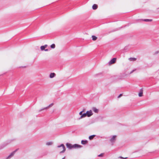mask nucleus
Listing matches in <instances>:
<instances>
[{"label":"nucleus","instance_id":"nucleus-1","mask_svg":"<svg viewBox=\"0 0 159 159\" xmlns=\"http://www.w3.org/2000/svg\"><path fill=\"white\" fill-rule=\"evenodd\" d=\"M61 147H62V148L63 150L59 152L60 154H61V153H63L64 152H65V151H66V149L65 147L63 144V143L61 144L60 145H58L57 146V147L58 148H60Z\"/></svg>","mask_w":159,"mask_h":159},{"label":"nucleus","instance_id":"nucleus-2","mask_svg":"<svg viewBox=\"0 0 159 159\" xmlns=\"http://www.w3.org/2000/svg\"><path fill=\"white\" fill-rule=\"evenodd\" d=\"M116 135H113L112 136V137L110 139V141L111 142V145L113 146L114 143L116 140Z\"/></svg>","mask_w":159,"mask_h":159},{"label":"nucleus","instance_id":"nucleus-3","mask_svg":"<svg viewBox=\"0 0 159 159\" xmlns=\"http://www.w3.org/2000/svg\"><path fill=\"white\" fill-rule=\"evenodd\" d=\"M17 150L18 149H16L15 151L11 152L10 154V155L7 157L6 159H10V158H11L12 157L14 156L15 152L17 151Z\"/></svg>","mask_w":159,"mask_h":159},{"label":"nucleus","instance_id":"nucleus-4","mask_svg":"<svg viewBox=\"0 0 159 159\" xmlns=\"http://www.w3.org/2000/svg\"><path fill=\"white\" fill-rule=\"evenodd\" d=\"M85 114L86 117L87 116V117H89L93 115V113L91 110H90L89 111H87L86 113H85Z\"/></svg>","mask_w":159,"mask_h":159},{"label":"nucleus","instance_id":"nucleus-5","mask_svg":"<svg viewBox=\"0 0 159 159\" xmlns=\"http://www.w3.org/2000/svg\"><path fill=\"white\" fill-rule=\"evenodd\" d=\"M116 58H112L109 62L108 64L109 65H111L114 63L116 61Z\"/></svg>","mask_w":159,"mask_h":159},{"label":"nucleus","instance_id":"nucleus-6","mask_svg":"<svg viewBox=\"0 0 159 159\" xmlns=\"http://www.w3.org/2000/svg\"><path fill=\"white\" fill-rule=\"evenodd\" d=\"M79 115H81V116L79 118V120L86 117L85 113H82V111H80L79 113Z\"/></svg>","mask_w":159,"mask_h":159},{"label":"nucleus","instance_id":"nucleus-7","mask_svg":"<svg viewBox=\"0 0 159 159\" xmlns=\"http://www.w3.org/2000/svg\"><path fill=\"white\" fill-rule=\"evenodd\" d=\"M73 148H80L82 147V146L77 144H75L73 145Z\"/></svg>","mask_w":159,"mask_h":159},{"label":"nucleus","instance_id":"nucleus-8","mask_svg":"<svg viewBox=\"0 0 159 159\" xmlns=\"http://www.w3.org/2000/svg\"><path fill=\"white\" fill-rule=\"evenodd\" d=\"M9 143L7 142H6L3 143V144H1L0 146V149H2L5 147Z\"/></svg>","mask_w":159,"mask_h":159},{"label":"nucleus","instance_id":"nucleus-9","mask_svg":"<svg viewBox=\"0 0 159 159\" xmlns=\"http://www.w3.org/2000/svg\"><path fill=\"white\" fill-rule=\"evenodd\" d=\"M66 146L67 148L70 149H71L73 148V145L70 143H66Z\"/></svg>","mask_w":159,"mask_h":159},{"label":"nucleus","instance_id":"nucleus-10","mask_svg":"<svg viewBox=\"0 0 159 159\" xmlns=\"http://www.w3.org/2000/svg\"><path fill=\"white\" fill-rule=\"evenodd\" d=\"M48 47V45L47 44H45L44 45L41 46L40 47V49L41 51H43L44 50V49L47 48Z\"/></svg>","mask_w":159,"mask_h":159},{"label":"nucleus","instance_id":"nucleus-11","mask_svg":"<svg viewBox=\"0 0 159 159\" xmlns=\"http://www.w3.org/2000/svg\"><path fill=\"white\" fill-rule=\"evenodd\" d=\"M88 141L87 140H82L81 141V143L83 145H85L87 144L88 143Z\"/></svg>","mask_w":159,"mask_h":159},{"label":"nucleus","instance_id":"nucleus-12","mask_svg":"<svg viewBox=\"0 0 159 159\" xmlns=\"http://www.w3.org/2000/svg\"><path fill=\"white\" fill-rule=\"evenodd\" d=\"M139 96L140 97H142L143 95V90L142 89H141L140 90L139 93Z\"/></svg>","mask_w":159,"mask_h":159},{"label":"nucleus","instance_id":"nucleus-13","mask_svg":"<svg viewBox=\"0 0 159 159\" xmlns=\"http://www.w3.org/2000/svg\"><path fill=\"white\" fill-rule=\"evenodd\" d=\"M93 111L96 113H98V110L95 107H93L92 108Z\"/></svg>","mask_w":159,"mask_h":159},{"label":"nucleus","instance_id":"nucleus-14","mask_svg":"<svg viewBox=\"0 0 159 159\" xmlns=\"http://www.w3.org/2000/svg\"><path fill=\"white\" fill-rule=\"evenodd\" d=\"M56 76V74L54 73H51L49 75V77L51 78H52Z\"/></svg>","mask_w":159,"mask_h":159},{"label":"nucleus","instance_id":"nucleus-15","mask_svg":"<svg viewBox=\"0 0 159 159\" xmlns=\"http://www.w3.org/2000/svg\"><path fill=\"white\" fill-rule=\"evenodd\" d=\"M98 7V6L97 4H94L92 7V9L93 10H96Z\"/></svg>","mask_w":159,"mask_h":159},{"label":"nucleus","instance_id":"nucleus-16","mask_svg":"<svg viewBox=\"0 0 159 159\" xmlns=\"http://www.w3.org/2000/svg\"><path fill=\"white\" fill-rule=\"evenodd\" d=\"M96 136L95 135H90L89 136V140H92L94 137H95Z\"/></svg>","mask_w":159,"mask_h":159},{"label":"nucleus","instance_id":"nucleus-17","mask_svg":"<svg viewBox=\"0 0 159 159\" xmlns=\"http://www.w3.org/2000/svg\"><path fill=\"white\" fill-rule=\"evenodd\" d=\"M53 103H52L51 104H50L49 105H48V107H45V108H43L42 109H41L40 111L43 110V109H47V108H48V107H51L53 105Z\"/></svg>","mask_w":159,"mask_h":159},{"label":"nucleus","instance_id":"nucleus-18","mask_svg":"<svg viewBox=\"0 0 159 159\" xmlns=\"http://www.w3.org/2000/svg\"><path fill=\"white\" fill-rule=\"evenodd\" d=\"M92 40L93 41H95L97 39V37L95 35H92Z\"/></svg>","mask_w":159,"mask_h":159},{"label":"nucleus","instance_id":"nucleus-19","mask_svg":"<svg viewBox=\"0 0 159 159\" xmlns=\"http://www.w3.org/2000/svg\"><path fill=\"white\" fill-rule=\"evenodd\" d=\"M143 21L146 22H149L151 21L152 20V19H144L143 20Z\"/></svg>","mask_w":159,"mask_h":159},{"label":"nucleus","instance_id":"nucleus-20","mask_svg":"<svg viewBox=\"0 0 159 159\" xmlns=\"http://www.w3.org/2000/svg\"><path fill=\"white\" fill-rule=\"evenodd\" d=\"M50 48L52 49H54L55 48V45L54 43H53L50 45Z\"/></svg>","mask_w":159,"mask_h":159},{"label":"nucleus","instance_id":"nucleus-21","mask_svg":"<svg viewBox=\"0 0 159 159\" xmlns=\"http://www.w3.org/2000/svg\"><path fill=\"white\" fill-rule=\"evenodd\" d=\"M52 142H47L46 143V145H50L51 144H52Z\"/></svg>","mask_w":159,"mask_h":159},{"label":"nucleus","instance_id":"nucleus-22","mask_svg":"<svg viewBox=\"0 0 159 159\" xmlns=\"http://www.w3.org/2000/svg\"><path fill=\"white\" fill-rule=\"evenodd\" d=\"M129 59H130V60H132V61H135L136 59V58H134V57H130Z\"/></svg>","mask_w":159,"mask_h":159},{"label":"nucleus","instance_id":"nucleus-23","mask_svg":"<svg viewBox=\"0 0 159 159\" xmlns=\"http://www.w3.org/2000/svg\"><path fill=\"white\" fill-rule=\"evenodd\" d=\"M103 153H102L98 155V157H102L103 156Z\"/></svg>","mask_w":159,"mask_h":159},{"label":"nucleus","instance_id":"nucleus-24","mask_svg":"<svg viewBox=\"0 0 159 159\" xmlns=\"http://www.w3.org/2000/svg\"><path fill=\"white\" fill-rule=\"evenodd\" d=\"M122 94H120L118 96V98H120L122 96Z\"/></svg>","mask_w":159,"mask_h":159},{"label":"nucleus","instance_id":"nucleus-25","mask_svg":"<svg viewBox=\"0 0 159 159\" xmlns=\"http://www.w3.org/2000/svg\"><path fill=\"white\" fill-rule=\"evenodd\" d=\"M119 158H122V159H126V158H127V157H125V158H124L123 157H122L121 156L119 157Z\"/></svg>","mask_w":159,"mask_h":159},{"label":"nucleus","instance_id":"nucleus-26","mask_svg":"<svg viewBox=\"0 0 159 159\" xmlns=\"http://www.w3.org/2000/svg\"><path fill=\"white\" fill-rule=\"evenodd\" d=\"M43 51H49V50L48 49H45L44 50H43Z\"/></svg>","mask_w":159,"mask_h":159},{"label":"nucleus","instance_id":"nucleus-27","mask_svg":"<svg viewBox=\"0 0 159 159\" xmlns=\"http://www.w3.org/2000/svg\"><path fill=\"white\" fill-rule=\"evenodd\" d=\"M116 30H112L109 33H110V32H114Z\"/></svg>","mask_w":159,"mask_h":159},{"label":"nucleus","instance_id":"nucleus-28","mask_svg":"<svg viewBox=\"0 0 159 159\" xmlns=\"http://www.w3.org/2000/svg\"><path fill=\"white\" fill-rule=\"evenodd\" d=\"M134 70H132L130 72V73H132L134 71Z\"/></svg>","mask_w":159,"mask_h":159},{"label":"nucleus","instance_id":"nucleus-29","mask_svg":"<svg viewBox=\"0 0 159 159\" xmlns=\"http://www.w3.org/2000/svg\"><path fill=\"white\" fill-rule=\"evenodd\" d=\"M85 109H84L82 111H82V113L84 111Z\"/></svg>","mask_w":159,"mask_h":159},{"label":"nucleus","instance_id":"nucleus-30","mask_svg":"<svg viewBox=\"0 0 159 159\" xmlns=\"http://www.w3.org/2000/svg\"><path fill=\"white\" fill-rule=\"evenodd\" d=\"M158 53V51H157V52H156L155 53V54H156Z\"/></svg>","mask_w":159,"mask_h":159},{"label":"nucleus","instance_id":"nucleus-31","mask_svg":"<svg viewBox=\"0 0 159 159\" xmlns=\"http://www.w3.org/2000/svg\"><path fill=\"white\" fill-rule=\"evenodd\" d=\"M65 157H63L62 159H65Z\"/></svg>","mask_w":159,"mask_h":159}]
</instances>
